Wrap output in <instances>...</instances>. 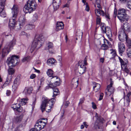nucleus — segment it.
Returning a JSON list of instances; mask_svg holds the SVG:
<instances>
[{
    "instance_id": "1",
    "label": "nucleus",
    "mask_w": 131,
    "mask_h": 131,
    "mask_svg": "<svg viewBox=\"0 0 131 131\" xmlns=\"http://www.w3.org/2000/svg\"><path fill=\"white\" fill-rule=\"evenodd\" d=\"M56 101V100L55 98H53L49 100L47 97L45 96H43L42 103L40 106L42 112H43L45 111L46 108L48 111H50Z\"/></svg>"
},
{
    "instance_id": "2",
    "label": "nucleus",
    "mask_w": 131,
    "mask_h": 131,
    "mask_svg": "<svg viewBox=\"0 0 131 131\" xmlns=\"http://www.w3.org/2000/svg\"><path fill=\"white\" fill-rule=\"evenodd\" d=\"M45 38L42 35H37L33 41L30 49V52L32 53L35 48L38 49L40 47L43 43Z\"/></svg>"
},
{
    "instance_id": "3",
    "label": "nucleus",
    "mask_w": 131,
    "mask_h": 131,
    "mask_svg": "<svg viewBox=\"0 0 131 131\" xmlns=\"http://www.w3.org/2000/svg\"><path fill=\"white\" fill-rule=\"evenodd\" d=\"M12 9L13 17L10 19L9 21V26L11 29H13L16 24V18L18 13V7L17 5H14Z\"/></svg>"
},
{
    "instance_id": "4",
    "label": "nucleus",
    "mask_w": 131,
    "mask_h": 131,
    "mask_svg": "<svg viewBox=\"0 0 131 131\" xmlns=\"http://www.w3.org/2000/svg\"><path fill=\"white\" fill-rule=\"evenodd\" d=\"M37 5L35 1L29 0L25 5L23 10L26 13H30L35 10Z\"/></svg>"
},
{
    "instance_id": "5",
    "label": "nucleus",
    "mask_w": 131,
    "mask_h": 131,
    "mask_svg": "<svg viewBox=\"0 0 131 131\" xmlns=\"http://www.w3.org/2000/svg\"><path fill=\"white\" fill-rule=\"evenodd\" d=\"M27 100L28 99L27 98H24L21 99L20 103L14 104L12 107L14 110H16L18 112H22L23 111V107L21 106V105H25L27 103Z\"/></svg>"
},
{
    "instance_id": "6",
    "label": "nucleus",
    "mask_w": 131,
    "mask_h": 131,
    "mask_svg": "<svg viewBox=\"0 0 131 131\" xmlns=\"http://www.w3.org/2000/svg\"><path fill=\"white\" fill-rule=\"evenodd\" d=\"M126 10L124 9H119L118 11L117 17L121 22H123L127 19L128 17L126 13Z\"/></svg>"
},
{
    "instance_id": "7",
    "label": "nucleus",
    "mask_w": 131,
    "mask_h": 131,
    "mask_svg": "<svg viewBox=\"0 0 131 131\" xmlns=\"http://www.w3.org/2000/svg\"><path fill=\"white\" fill-rule=\"evenodd\" d=\"M18 61H19L18 57V56L15 55L12 56L8 59L7 60L8 65L9 67L15 66Z\"/></svg>"
},
{
    "instance_id": "8",
    "label": "nucleus",
    "mask_w": 131,
    "mask_h": 131,
    "mask_svg": "<svg viewBox=\"0 0 131 131\" xmlns=\"http://www.w3.org/2000/svg\"><path fill=\"white\" fill-rule=\"evenodd\" d=\"M46 123L43 122L40 120H38L35 125V127L37 130H40L44 128L45 125Z\"/></svg>"
},
{
    "instance_id": "9",
    "label": "nucleus",
    "mask_w": 131,
    "mask_h": 131,
    "mask_svg": "<svg viewBox=\"0 0 131 131\" xmlns=\"http://www.w3.org/2000/svg\"><path fill=\"white\" fill-rule=\"evenodd\" d=\"M118 37L119 40L121 41L126 40L127 36L123 29H122L119 32Z\"/></svg>"
},
{
    "instance_id": "10",
    "label": "nucleus",
    "mask_w": 131,
    "mask_h": 131,
    "mask_svg": "<svg viewBox=\"0 0 131 131\" xmlns=\"http://www.w3.org/2000/svg\"><path fill=\"white\" fill-rule=\"evenodd\" d=\"M112 83L111 82L109 85L107 86L105 91L106 94L107 96H110L113 93L114 88L112 86Z\"/></svg>"
},
{
    "instance_id": "11",
    "label": "nucleus",
    "mask_w": 131,
    "mask_h": 131,
    "mask_svg": "<svg viewBox=\"0 0 131 131\" xmlns=\"http://www.w3.org/2000/svg\"><path fill=\"white\" fill-rule=\"evenodd\" d=\"M53 79L54 80H56L55 82L53 83H50L49 84V86L51 88H54L56 86H59L60 85V80L57 76H55Z\"/></svg>"
},
{
    "instance_id": "12",
    "label": "nucleus",
    "mask_w": 131,
    "mask_h": 131,
    "mask_svg": "<svg viewBox=\"0 0 131 131\" xmlns=\"http://www.w3.org/2000/svg\"><path fill=\"white\" fill-rule=\"evenodd\" d=\"M20 83L19 77L16 78L14 81V84L12 86L13 90L15 91L17 88Z\"/></svg>"
},
{
    "instance_id": "13",
    "label": "nucleus",
    "mask_w": 131,
    "mask_h": 131,
    "mask_svg": "<svg viewBox=\"0 0 131 131\" xmlns=\"http://www.w3.org/2000/svg\"><path fill=\"white\" fill-rule=\"evenodd\" d=\"M61 3V0H53L52 5L54 10H56L59 8Z\"/></svg>"
},
{
    "instance_id": "14",
    "label": "nucleus",
    "mask_w": 131,
    "mask_h": 131,
    "mask_svg": "<svg viewBox=\"0 0 131 131\" xmlns=\"http://www.w3.org/2000/svg\"><path fill=\"white\" fill-rule=\"evenodd\" d=\"M118 47L119 53H122L125 50V45L123 43L119 42L118 43Z\"/></svg>"
},
{
    "instance_id": "15",
    "label": "nucleus",
    "mask_w": 131,
    "mask_h": 131,
    "mask_svg": "<svg viewBox=\"0 0 131 131\" xmlns=\"http://www.w3.org/2000/svg\"><path fill=\"white\" fill-rule=\"evenodd\" d=\"M95 11L96 15L98 17H99L101 15L102 16H104L105 15V13L102 9L96 8Z\"/></svg>"
},
{
    "instance_id": "16",
    "label": "nucleus",
    "mask_w": 131,
    "mask_h": 131,
    "mask_svg": "<svg viewBox=\"0 0 131 131\" xmlns=\"http://www.w3.org/2000/svg\"><path fill=\"white\" fill-rule=\"evenodd\" d=\"M64 28V24L62 22H57L56 24V30L57 31H59Z\"/></svg>"
},
{
    "instance_id": "17",
    "label": "nucleus",
    "mask_w": 131,
    "mask_h": 131,
    "mask_svg": "<svg viewBox=\"0 0 131 131\" xmlns=\"http://www.w3.org/2000/svg\"><path fill=\"white\" fill-rule=\"evenodd\" d=\"M103 33H106L107 37L110 38L112 36V34L111 28L108 27H106V28L104 31L103 32Z\"/></svg>"
},
{
    "instance_id": "18",
    "label": "nucleus",
    "mask_w": 131,
    "mask_h": 131,
    "mask_svg": "<svg viewBox=\"0 0 131 131\" xmlns=\"http://www.w3.org/2000/svg\"><path fill=\"white\" fill-rule=\"evenodd\" d=\"M78 80L77 78L73 79L71 82V86L74 88H77L78 86Z\"/></svg>"
},
{
    "instance_id": "19",
    "label": "nucleus",
    "mask_w": 131,
    "mask_h": 131,
    "mask_svg": "<svg viewBox=\"0 0 131 131\" xmlns=\"http://www.w3.org/2000/svg\"><path fill=\"white\" fill-rule=\"evenodd\" d=\"M80 65V68L79 69V71L80 74H82L86 71V67L84 65H80V62L79 63Z\"/></svg>"
},
{
    "instance_id": "20",
    "label": "nucleus",
    "mask_w": 131,
    "mask_h": 131,
    "mask_svg": "<svg viewBox=\"0 0 131 131\" xmlns=\"http://www.w3.org/2000/svg\"><path fill=\"white\" fill-rule=\"evenodd\" d=\"M12 77L11 76H8L4 84L5 86L9 85L12 81Z\"/></svg>"
},
{
    "instance_id": "21",
    "label": "nucleus",
    "mask_w": 131,
    "mask_h": 131,
    "mask_svg": "<svg viewBox=\"0 0 131 131\" xmlns=\"http://www.w3.org/2000/svg\"><path fill=\"white\" fill-rule=\"evenodd\" d=\"M93 84L94 85L93 86L94 91L95 92L98 91L99 90L101 87L100 84L94 82H93Z\"/></svg>"
},
{
    "instance_id": "22",
    "label": "nucleus",
    "mask_w": 131,
    "mask_h": 131,
    "mask_svg": "<svg viewBox=\"0 0 131 131\" xmlns=\"http://www.w3.org/2000/svg\"><path fill=\"white\" fill-rule=\"evenodd\" d=\"M56 61L53 58L48 59L47 61V64L50 66H52L56 62Z\"/></svg>"
},
{
    "instance_id": "23",
    "label": "nucleus",
    "mask_w": 131,
    "mask_h": 131,
    "mask_svg": "<svg viewBox=\"0 0 131 131\" xmlns=\"http://www.w3.org/2000/svg\"><path fill=\"white\" fill-rule=\"evenodd\" d=\"M19 25L20 27L21 28V27L22 26L25 24V19L23 17H20L19 18Z\"/></svg>"
},
{
    "instance_id": "24",
    "label": "nucleus",
    "mask_w": 131,
    "mask_h": 131,
    "mask_svg": "<svg viewBox=\"0 0 131 131\" xmlns=\"http://www.w3.org/2000/svg\"><path fill=\"white\" fill-rule=\"evenodd\" d=\"M47 73L49 77H52L53 79L55 76L53 74V72L51 69H48L47 71Z\"/></svg>"
},
{
    "instance_id": "25",
    "label": "nucleus",
    "mask_w": 131,
    "mask_h": 131,
    "mask_svg": "<svg viewBox=\"0 0 131 131\" xmlns=\"http://www.w3.org/2000/svg\"><path fill=\"white\" fill-rule=\"evenodd\" d=\"M32 90V88H26L25 89L23 92L25 94L27 95L31 93Z\"/></svg>"
},
{
    "instance_id": "26",
    "label": "nucleus",
    "mask_w": 131,
    "mask_h": 131,
    "mask_svg": "<svg viewBox=\"0 0 131 131\" xmlns=\"http://www.w3.org/2000/svg\"><path fill=\"white\" fill-rule=\"evenodd\" d=\"M52 88L53 89V97H55L59 94V91L57 88Z\"/></svg>"
},
{
    "instance_id": "27",
    "label": "nucleus",
    "mask_w": 131,
    "mask_h": 131,
    "mask_svg": "<svg viewBox=\"0 0 131 131\" xmlns=\"http://www.w3.org/2000/svg\"><path fill=\"white\" fill-rule=\"evenodd\" d=\"M8 74L12 75L14 73L15 70L12 68L9 67L8 69Z\"/></svg>"
},
{
    "instance_id": "28",
    "label": "nucleus",
    "mask_w": 131,
    "mask_h": 131,
    "mask_svg": "<svg viewBox=\"0 0 131 131\" xmlns=\"http://www.w3.org/2000/svg\"><path fill=\"white\" fill-rule=\"evenodd\" d=\"M123 27L124 29L127 31H129L131 30V28L128 25L127 23L124 24Z\"/></svg>"
},
{
    "instance_id": "29",
    "label": "nucleus",
    "mask_w": 131,
    "mask_h": 131,
    "mask_svg": "<svg viewBox=\"0 0 131 131\" xmlns=\"http://www.w3.org/2000/svg\"><path fill=\"white\" fill-rule=\"evenodd\" d=\"M100 27L103 32L104 31L106 28V27L104 23H101Z\"/></svg>"
},
{
    "instance_id": "30",
    "label": "nucleus",
    "mask_w": 131,
    "mask_h": 131,
    "mask_svg": "<svg viewBox=\"0 0 131 131\" xmlns=\"http://www.w3.org/2000/svg\"><path fill=\"white\" fill-rule=\"evenodd\" d=\"M0 15L2 17H6V13L4 10L3 9V10H2L1 8H0Z\"/></svg>"
},
{
    "instance_id": "31",
    "label": "nucleus",
    "mask_w": 131,
    "mask_h": 131,
    "mask_svg": "<svg viewBox=\"0 0 131 131\" xmlns=\"http://www.w3.org/2000/svg\"><path fill=\"white\" fill-rule=\"evenodd\" d=\"M6 0H1L0 2V5L1 6V9L3 10L4 8L5 2Z\"/></svg>"
},
{
    "instance_id": "32",
    "label": "nucleus",
    "mask_w": 131,
    "mask_h": 131,
    "mask_svg": "<svg viewBox=\"0 0 131 131\" xmlns=\"http://www.w3.org/2000/svg\"><path fill=\"white\" fill-rule=\"evenodd\" d=\"M119 60L121 63V68L123 69V66L124 67L126 65L124 61L119 57H118Z\"/></svg>"
},
{
    "instance_id": "33",
    "label": "nucleus",
    "mask_w": 131,
    "mask_h": 131,
    "mask_svg": "<svg viewBox=\"0 0 131 131\" xmlns=\"http://www.w3.org/2000/svg\"><path fill=\"white\" fill-rule=\"evenodd\" d=\"M22 119V117L21 116L16 117L14 121L16 123L21 121Z\"/></svg>"
},
{
    "instance_id": "34",
    "label": "nucleus",
    "mask_w": 131,
    "mask_h": 131,
    "mask_svg": "<svg viewBox=\"0 0 131 131\" xmlns=\"http://www.w3.org/2000/svg\"><path fill=\"white\" fill-rule=\"evenodd\" d=\"M127 54L129 58L131 57V48H128L127 50Z\"/></svg>"
},
{
    "instance_id": "35",
    "label": "nucleus",
    "mask_w": 131,
    "mask_h": 131,
    "mask_svg": "<svg viewBox=\"0 0 131 131\" xmlns=\"http://www.w3.org/2000/svg\"><path fill=\"white\" fill-rule=\"evenodd\" d=\"M110 54L112 56V58L115 57L116 55V54L115 51L113 49L111 50Z\"/></svg>"
},
{
    "instance_id": "36",
    "label": "nucleus",
    "mask_w": 131,
    "mask_h": 131,
    "mask_svg": "<svg viewBox=\"0 0 131 131\" xmlns=\"http://www.w3.org/2000/svg\"><path fill=\"white\" fill-rule=\"evenodd\" d=\"M26 27L28 30L32 29L35 27V26L32 24H29L26 26Z\"/></svg>"
},
{
    "instance_id": "37",
    "label": "nucleus",
    "mask_w": 131,
    "mask_h": 131,
    "mask_svg": "<svg viewBox=\"0 0 131 131\" xmlns=\"http://www.w3.org/2000/svg\"><path fill=\"white\" fill-rule=\"evenodd\" d=\"M48 49H52L53 47V45L52 43L49 42L47 45Z\"/></svg>"
},
{
    "instance_id": "38",
    "label": "nucleus",
    "mask_w": 131,
    "mask_h": 131,
    "mask_svg": "<svg viewBox=\"0 0 131 131\" xmlns=\"http://www.w3.org/2000/svg\"><path fill=\"white\" fill-rule=\"evenodd\" d=\"M109 47L106 44L102 45L101 47V49L103 50L108 49Z\"/></svg>"
},
{
    "instance_id": "39",
    "label": "nucleus",
    "mask_w": 131,
    "mask_h": 131,
    "mask_svg": "<svg viewBox=\"0 0 131 131\" xmlns=\"http://www.w3.org/2000/svg\"><path fill=\"white\" fill-rule=\"evenodd\" d=\"M127 46L128 48H131V41L130 40H126Z\"/></svg>"
},
{
    "instance_id": "40",
    "label": "nucleus",
    "mask_w": 131,
    "mask_h": 131,
    "mask_svg": "<svg viewBox=\"0 0 131 131\" xmlns=\"http://www.w3.org/2000/svg\"><path fill=\"white\" fill-rule=\"evenodd\" d=\"M101 22V18L99 17H98L97 18L96 20L97 25H97H99Z\"/></svg>"
},
{
    "instance_id": "41",
    "label": "nucleus",
    "mask_w": 131,
    "mask_h": 131,
    "mask_svg": "<svg viewBox=\"0 0 131 131\" xmlns=\"http://www.w3.org/2000/svg\"><path fill=\"white\" fill-rule=\"evenodd\" d=\"M45 79L43 77L41 78L40 79V84L42 85L44 84Z\"/></svg>"
},
{
    "instance_id": "42",
    "label": "nucleus",
    "mask_w": 131,
    "mask_h": 131,
    "mask_svg": "<svg viewBox=\"0 0 131 131\" xmlns=\"http://www.w3.org/2000/svg\"><path fill=\"white\" fill-rule=\"evenodd\" d=\"M127 7L131 9V1H128L127 6Z\"/></svg>"
},
{
    "instance_id": "43",
    "label": "nucleus",
    "mask_w": 131,
    "mask_h": 131,
    "mask_svg": "<svg viewBox=\"0 0 131 131\" xmlns=\"http://www.w3.org/2000/svg\"><path fill=\"white\" fill-rule=\"evenodd\" d=\"M69 101H67L64 102L63 105V106L64 107H66L69 104Z\"/></svg>"
},
{
    "instance_id": "44",
    "label": "nucleus",
    "mask_w": 131,
    "mask_h": 131,
    "mask_svg": "<svg viewBox=\"0 0 131 131\" xmlns=\"http://www.w3.org/2000/svg\"><path fill=\"white\" fill-rule=\"evenodd\" d=\"M33 18L34 21L36 20L38 18L37 14L36 13L34 14L33 16Z\"/></svg>"
},
{
    "instance_id": "45",
    "label": "nucleus",
    "mask_w": 131,
    "mask_h": 131,
    "mask_svg": "<svg viewBox=\"0 0 131 131\" xmlns=\"http://www.w3.org/2000/svg\"><path fill=\"white\" fill-rule=\"evenodd\" d=\"M123 70L127 73L130 72V70L126 67L123 69Z\"/></svg>"
},
{
    "instance_id": "46",
    "label": "nucleus",
    "mask_w": 131,
    "mask_h": 131,
    "mask_svg": "<svg viewBox=\"0 0 131 131\" xmlns=\"http://www.w3.org/2000/svg\"><path fill=\"white\" fill-rule=\"evenodd\" d=\"M85 10L88 12L89 10V8L88 3H86Z\"/></svg>"
},
{
    "instance_id": "47",
    "label": "nucleus",
    "mask_w": 131,
    "mask_h": 131,
    "mask_svg": "<svg viewBox=\"0 0 131 131\" xmlns=\"http://www.w3.org/2000/svg\"><path fill=\"white\" fill-rule=\"evenodd\" d=\"M104 94L102 93H101L100 95L99 99V101H100L102 99Z\"/></svg>"
},
{
    "instance_id": "48",
    "label": "nucleus",
    "mask_w": 131,
    "mask_h": 131,
    "mask_svg": "<svg viewBox=\"0 0 131 131\" xmlns=\"http://www.w3.org/2000/svg\"><path fill=\"white\" fill-rule=\"evenodd\" d=\"M92 108L94 109H96V106L95 104L93 102L92 103Z\"/></svg>"
},
{
    "instance_id": "49",
    "label": "nucleus",
    "mask_w": 131,
    "mask_h": 131,
    "mask_svg": "<svg viewBox=\"0 0 131 131\" xmlns=\"http://www.w3.org/2000/svg\"><path fill=\"white\" fill-rule=\"evenodd\" d=\"M57 59L59 61L60 63L61 64V61L62 60V58L60 56H58L57 57Z\"/></svg>"
},
{
    "instance_id": "50",
    "label": "nucleus",
    "mask_w": 131,
    "mask_h": 131,
    "mask_svg": "<svg viewBox=\"0 0 131 131\" xmlns=\"http://www.w3.org/2000/svg\"><path fill=\"white\" fill-rule=\"evenodd\" d=\"M84 99L83 97V98L81 99H80V102H79V104H82V103L84 102Z\"/></svg>"
},
{
    "instance_id": "51",
    "label": "nucleus",
    "mask_w": 131,
    "mask_h": 131,
    "mask_svg": "<svg viewBox=\"0 0 131 131\" xmlns=\"http://www.w3.org/2000/svg\"><path fill=\"white\" fill-rule=\"evenodd\" d=\"M36 77V75L35 74H32L31 75L30 77V78L31 79H33L35 78Z\"/></svg>"
},
{
    "instance_id": "52",
    "label": "nucleus",
    "mask_w": 131,
    "mask_h": 131,
    "mask_svg": "<svg viewBox=\"0 0 131 131\" xmlns=\"http://www.w3.org/2000/svg\"><path fill=\"white\" fill-rule=\"evenodd\" d=\"M100 1H98V2H96L97 4V7L99 8L98 9H102L100 7Z\"/></svg>"
},
{
    "instance_id": "53",
    "label": "nucleus",
    "mask_w": 131,
    "mask_h": 131,
    "mask_svg": "<svg viewBox=\"0 0 131 131\" xmlns=\"http://www.w3.org/2000/svg\"><path fill=\"white\" fill-rule=\"evenodd\" d=\"M126 99L128 104H129V103L130 102V98L126 97Z\"/></svg>"
},
{
    "instance_id": "54",
    "label": "nucleus",
    "mask_w": 131,
    "mask_h": 131,
    "mask_svg": "<svg viewBox=\"0 0 131 131\" xmlns=\"http://www.w3.org/2000/svg\"><path fill=\"white\" fill-rule=\"evenodd\" d=\"M10 91L9 90H7L6 92V94L7 96H9L10 94Z\"/></svg>"
},
{
    "instance_id": "55",
    "label": "nucleus",
    "mask_w": 131,
    "mask_h": 131,
    "mask_svg": "<svg viewBox=\"0 0 131 131\" xmlns=\"http://www.w3.org/2000/svg\"><path fill=\"white\" fill-rule=\"evenodd\" d=\"M83 125H84L85 127L87 128L88 126V123L86 122H84L83 123Z\"/></svg>"
},
{
    "instance_id": "56",
    "label": "nucleus",
    "mask_w": 131,
    "mask_h": 131,
    "mask_svg": "<svg viewBox=\"0 0 131 131\" xmlns=\"http://www.w3.org/2000/svg\"><path fill=\"white\" fill-rule=\"evenodd\" d=\"M104 60V58H101L100 59V61L102 63H103Z\"/></svg>"
},
{
    "instance_id": "57",
    "label": "nucleus",
    "mask_w": 131,
    "mask_h": 131,
    "mask_svg": "<svg viewBox=\"0 0 131 131\" xmlns=\"http://www.w3.org/2000/svg\"><path fill=\"white\" fill-rule=\"evenodd\" d=\"M87 59L86 57L85 58L84 60V64L85 65H86L87 64V63L86 62Z\"/></svg>"
},
{
    "instance_id": "58",
    "label": "nucleus",
    "mask_w": 131,
    "mask_h": 131,
    "mask_svg": "<svg viewBox=\"0 0 131 131\" xmlns=\"http://www.w3.org/2000/svg\"><path fill=\"white\" fill-rule=\"evenodd\" d=\"M28 59L27 57H25L22 60V61L23 62H25Z\"/></svg>"
},
{
    "instance_id": "59",
    "label": "nucleus",
    "mask_w": 131,
    "mask_h": 131,
    "mask_svg": "<svg viewBox=\"0 0 131 131\" xmlns=\"http://www.w3.org/2000/svg\"><path fill=\"white\" fill-rule=\"evenodd\" d=\"M105 15L106 18L109 19V14L108 13H105Z\"/></svg>"
},
{
    "instance_id": "60",
    "label": "nucleus",
    "mask_w": 131,
    "mask_h": 131,
    "mask_svg": "<svg viewBox=\"0 0 131 131\" xmlns=\"http://www.w3.org/2000/svg\"><path fill=\"white\" fill-rule=\"evenodd\" d=\"M131 95V92H129L126 95V96L128 97H129Z\"/></svg>"
},
{
    "instance_id": "61",
    "label": "nucleus",
    "mask_w": 131,
    "mask_h": 131,
    "mask_svg": "<svg viewBox=\"0 0 131 131\" xmlns=\"http://www.w3.org/2000/svg\"><path fill=\"white\" fill-rule=\"evenodd\" d=\"M29 131H37V129L35 127V128H32L30 129Z\"/></svg>"
},
{
    "instance_id": "62",
    "label": "nucleus",
    "mask_w": 131,
    "mask_h": 131,
    "mask_svg": "<svg viewBox=\"0 0 131 131\" xmlns=\"http://www.w3.org/2000/svg\"><path fill=\"white\" fill-rule=\"evenodd\" d=\"M69 6V5L68 4H65L63 5V7H68Z\"/></svg>"
},
{
    "instance_id": "63",
    "label": "nucleus",
    "mask_w": 131,
    "mask_h": 131,
    "mask_svg": "<svg viewBox=\"0 0 131 131\" xmlns=\"http://www.w3.org/2000/svg\"><path fill=\"white\" fill-rule=\"evenodd\" d=\"M20 34L21 35H26V33L24 31H22L20 33Z\"/></svg>"
},
{
    "instance_id": "64",
    "label": "nucleus",
    "mask_w": 131,
    "mask_h": 131,
    "mask_svg": "<svg viewBox=\"0 0 131 131\" xmlns=\"http://www.w3.org/2000/svg\"><path fill=\"white\" fill-rule=\"evenodd\" d=\"M34 69L35 70V71L36 72H37L38 73H40V71L39 70H37L36 69H35V68H34Z\"/></svg>"
}]
</instances>
